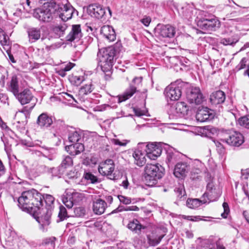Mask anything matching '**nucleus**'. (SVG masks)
<instances>
[{"label": "nucleus", "mask_w": 249, "mask_h": 249, "mask_svg": "<svg viewBox=\"0 0 249 249\" xmlns=\"http://www.w3.org/2000/svg\"><path fill=\"white\" fill-rule=\"evenodd\" d=\"M74 10L67 0H52L35 9L33 16L43 22H49L57 17L67 21L72 18Z\"/></svg>", "instance_id": "f257e3e1"}, {"label": "nucleus", "mask_w": 249, "mask_h": 249, "mask_svg": "<svg viewBox=\"0 0 249 249\" xmlns=\"http://www.w3.org/2000/svg\"><path fill=\"white\" fill-rule=\"evenodd\" d=\"M18 207L23 211L26 212L37 217L41 213L40 206L42 205V195L36 190L33 189L22 193L18 198Z\"/></svg>", "instance_id": "f03ea898"}, {"label": "nucleus", "mask_w": 249, "mask_h": 249, "mask_svg": "<svg viewBox=\"0 0 249 249\" xmlns=\"http://www.w3.org/2000/svg\"><path fill=\"white\" fill-rule=\"evenodd\" d=\"M98 66L106 74V79L110 77L111 69L116 60V50L113 47L99 50L97 54Z\"/></svg>", "instance_id": "7ed1b4c3"}, {"label": "nucleus", "mask_w": 249, "mask_h": 249, "mask_svg": "<svg viewBox=\"0 0 249 249\" xmlns=\"http://www.w3.org/2000/svg\"><path fill=\"white\" fill-rule=\"evenodd\" d=\"M54 201V198L52 195L48 194L42 195V205L40 206V211L41 213H39L36 220L40 224V228L43 231L47 230L46 227L51 223V205L53 204Z\"/></svg>", "instance_id": "20e7f679"}, {"label": "nucleus", "mask_w": 249, "mask_h": 249, "mask_svg": "<svg viewBox=\"0 0 249 249\" xmlns=\"http://www.w3.org/2000/svg\"><path fill=\"white\" fill-rule=\"evenodd\" d=\"M144 179L148 186L156 184L164 174V168L159 163H147L144 168Z\"/></svg>", "instance_id": "39448f33"}, {"label": "nucleus", "mask_w": 249, "mask_h": 249, "mask_svg": "<svg viewBox=\"0 0 249 249\" xmlns=\"http://www.w3.org/2000/svg\"><path fill=\"white\" fill-rule=\"evenodd\" d=\"M115 164L111 159H108L100 163L98 166V171L101 175L106 176L111 180H117L119 176L114 172Z\"/></svg>", "instance_id": "423d86ee"}, {"label": "nucleus", "mask_w": 249, "mask_h": 249, "mask_svg": "<svg viewBox=\"0 0 249 249\" xmlns=\"http://www.w3.org/2000/svg\"><path fill=\"white\" fill-rule=\"evenodd\" d=\"M197 26L202 30L207 31H215L219 27L220 22L214 16L210 18H203L197 22Z\"/></svg>", "instance_id": "0eeeda50"}, {"label": "nucleus", "mask_w": 249, "mask_h": 249, "mask_svg": "<svg viewBox=\"0 0 249 249\" xmlns=\"http://www.w3.org/2000/svg\"><path fill=\"white\" fill-rule=\"evenodd\" d=\"M221 140L233 146H239L244 142L242 134L237 131H231Z\"/></svg>", "instance_id": "6e6552de"}, {"label": "nucleus", "mask_w": 249, "mask_h": 249, "mask_svg": "<svg viewBox=\"0 0 249 249\" xmlns=\"http://www.w3.org/2000/svg\"><path fill=\"white\" fill-rule=\"evenodd\" d=\"M164 93L167 99L171 101L178 100L181 95V86L172 83L165 88Z\"/></svg>", "instance_id": "1a4fd4ad"}, {"label": "nucleus", "mask_w": 249, "mask_h": 249, "mask_svg": "<svg viewBox=\"0 0 249 249\" xmlns=\"http://www.w3.org/2000/svg\"><path fill=\"white\" fill-rule=\"evenodd\" d=\"M220 196V191L215 187L213 181H211L207 183L206 191L203 195L202 198H206L207 202L208 200L213 201L216 200Z\"/></svg>", "instance_id": "9d476101"}, {"label": "nucleus", "mask_w": 249, "mask_h": 249, "mask_svg": "<svg viewBox=\"0 0 249 249\" xmlns=\"http://www.w3.org/2000/svg\"><path fill=\"white\" fill-rule=\"evenodd\" d=\"M87 10L89 14L91 17L103 20L106 19V9L100 5L97 4L89 5Z\"/></svg>", "instance_id": "9b49d317"}, {"label": "nucleus", "mask_w": 249, "mask_h": 249, "mask_svg": "<svg viewBox=\"0 0 249 249\" xmlns=\"http://www.w3.org/2000/svg\"><path fill=\"white\" fill-rule=\"evenodd\" d=\"M155 32L161 37L172 38L175 35L176 30L170 25H158L155 28Z\"/></svg>", "instance_id": "f8f14e48"}, {"label": "nucleus", "mask_w": 249, "mask_h": 249, "mask_svg": "<svg viewBox=\"0 0 249 249\" xmlns=\"http://www.w3.org/2000/svg\"><path fill=\"white\" fill-rule=\"evenodd\" d=\"M187 98L190 103H194L196 105L201 104L204 97L199 88L194 87L187 94Z\"/></svg>", "instance_id": "ddd939ff"}, {"label": "nucleus", "mask_w": 249, "mask_h": 249, "mask_svg": "<svg viewBox=\"0 0 249 249\" xmlns=\"http://www.w3.org/2000/svg\"><path fill=\"white\" fill-rule=\"evenodd\" d=\"M214 116L213 111L207 107L199 108L196 116V120L200 122L211 121L214 118Z\"/></svg>", "instance_id": "4468645a"}, {"label": "nucleus", "mask_w": 249, "mask_h": 249, "mask_svg": "<svg viewBox=\"0 0 249 249\" xmlns=\"http://www.w3.org/2000/svg\"><path fill=\"white\" fill-rule=\"evenodd\" d=\"M190 169V165L187 162H178L175 165L174 174L178 178L184 177L187 175Z\"/></svg>", "instance_id": "2eb2a0df"}, {"label": "nucleus", "mask_w": 249, "mask_h": 249, "mask_svg": "<svg viewBox=\"0 0 249 249\" xmlns=\"http://www.w3.org/2000/svg\"><path fill=\"white\" fill-rule=\"evenodd\" d=\"M190 178L193 180L200 179L202 178V168L203 164L199 160H195L192 165Z\"/></svg>", "instance_id": "dca6fc26"}, {"label": "nucleus", "mask_w": 249, "mask_h": 249, "mask_svg": "<svg viewBox=\"0 0 249 249\" xmlns=\"http://www.w3.org/2000/svg\"><path fill=\"white\" fill-rule=\"evenodd\" d=\"M15 97L22 105L28 104L31 101L34 100V96L31 91L27 89L18 93Z\"/></svg>", "instance_id": "f3484780"}, {"label": "nucleus", "mask_w": 249, "mask_h": 249, "mask_svg": "<svg viewBox=\"0 0 249 249\" xmlns=\"http://www.w3.org/2000/svg\"><path fill=\"white\" fill-rule=\"evenodd\" d=\"M82 36L80 25H73L71 31L66 38L67 41L72 42L74 40H79Z\"/></svg>", "instance_id": "a211bd4d"}, {"label": "nucleus", "mask_w": 249, "mask_h": 249, "mask_svg": "<svg viewBox=\"0 0 249 249\" xmlns=\"http://www.w3.org/2000/svg\"><path fill=\"white\" fill-rule=\"evenodd\" d=\"M7 86L8 90L12 92L15 96L19 92L20 86L17 76H12L10 81L7 83Z\"/></svg>", "instance_id": "6ab92c4d"}, {"label": "nucleus", "mask_w": 249, "mask_h": 249, "mask_svg": "<svg viewBox=\"0 0 249 249\" xmlns=\"http://www.w3.org/2000/svg\"><path fill=\"white\" fill-rule=\"evenodd\" d=\"M65 149L70 155L76 156L84 151L85 148L82 142H77L66 146Z\"/></svg>", "instance_id": "aec40b11"}, {"label": "nucleus", "mask_w": 249, "mask_h": 249, "mask_svg": "<svg viewBox=\"0 0 249 249\" xmlns=\"http://www.w3.org/2000/svg\"><path fill=\"white\" fill-rule=\"evenodd\" d=\"M101 34L109 41L116 39V34L113 27L109 25H104L101 27Z\"/></svg>", "instance_id": "412c9836"}, {"label": "nucleus", "mask_w": 249, "mask_h": 249, "mask_svg": "<svg viewBox=\"0 0 249 249\" xmlns=\"http://www.w3.org/2000/svg\"><path fill=\"white\" fill-rule=\"evenodd\" d=\"M36 123L41 128H47L53 124V120L47 113H43L38 117Z\"/></svg>", "instance_id": "4be33fe9"}, {"label": "nucleus", "mask_w": 249, "mask_h": 249, "mask_svg": "<svg viewBox=\"0 0 249 249\" xmlns=\"http://www.w3.org/2000/svg\"><path fill=\"white\" fill-rule=\"evenodd\" d=\"M175 115L177 117H182L187 114L189 107L183 102H178L174 107Z\"/></svg>", "instance_id": "5701e85b"}, {"label": "nucleus", "mask_w": 249, "mask_h": 249, "mask_svg": "<svg viewBox=\"0 0 249 249\" xmlns=\"http://www.w3.org/2000/svg\"><path fill=\"white\" fill-rule=\"evenodd\" d=\"M107 207L106 202L102 199H97L93 203V210L96 214L100 215L105 212Z\"/></svg>", "instance_id": "b1692460"}, {"label": "nucleus", "mask_w": 249, "mask_h": 249, "mask_svg": "<svg viewBox=\"0 0 249 249\" xmlns=\"http://www.w3.org/2000/svg\"><path fill=\"white\" fill-rule=\"evenodd\" d=\"M212 104L218 105L223 103L225 100V95L221 90L216 91L212 93L210 98Z\"/></svg>", "instance_id": "393cba45"}, {"label": "nucleus", "mask_w": 249, "mask_h": 249, "mask_svg": "<svg viewBox=\"0 0 249 249\" xmlns=\"http://www.w3.org/2000/svg\"><path fill=\"white\" fill-rule=\"evenodd\" d=\"M80 196V197H82V195L81 194H78L77 193H72V196L71 194H66L62 196L61 199L63 203L68 208H71L73 205V197L78 196Z\"/></svg>", "instance_id": "a878e982"}, {"label": "nucleus", "mask_w": 249, "mask_h": 249, "mask_svg": "<svg viewBox=\"0 0 249 249\" xmlns=\"http://www.w3.org/2000/svg\"><path fill=\"white\" fill-rule=\"evenodd\" d=\"M146 154L142 151L136 149L133 153V157L135 159V163L140 167H142L146 163Z\"/></svg>", "instance_id": "bb28decb"}, {"label": "nucleus", "mask_w": 249, "mask_h": 249, "mask_svg": "<svg viewBox=\"0 0 249 249\" xmlns=\"http://www.w3.org/2000/svg\"><path fill=\"white\" fill-rule=\"evenodd\" d=\"M136 86L131 85L123 94L117 97L118 103H120L130 98L136 92Z\"/></svg>", "instance_id": "cd10ccee"}, {"label": "nucleus", "mask_w": 249, "mask_h": 249, "mask_svg": "<svg viewBox=\"0 0 249 249\" xmlns=\"http://www.w3.org/2000/svg\"><path fill=\"white\" fill-rule=\"evenodd\" d=\"M29 41L35 42L38 40L41 36V31L40 28L32 27L28 30Z\"/></svg>", "instance_id": "c85d7f7f"}, {"label": "nucleus", "mask_w": 249, "mask_h": 249, "mask_svg": "<svg viewBox=\"0 0 249 249\" xmlns=\"http://www.w3.org/2000/svg\"><path fill=\"white\" fill-rule=\"evenodd\" d=\"M206 203L207 200L206 198H202V200L197 198L188 199L187 201L186 205L190 208L196 209L199 207L202 204Z\"/></svg>", "instance_id": "c756f323"}, {"label": "nucleus", "mask_w": 249, "mask_h": 249, "mask_svg": "<svg viewBox=\"0 0 249 249\" xmlns=\"http://www.w3.org/2000/svg\"><path fill=\"white\" fill-rule=\"evenodd\" d=\"M127 228L138 234L141 232L142 228H144L137 219H134L133 221L129 222L127 225Z\"/></svg>", "instance_id": "7c9ffc66"}, {"label": "nucleus", "mask_w": 249, "mask_h": 249, "mask_svg": "<svg viewBox=\"0 0 249 249\" xmlns=\"http://www.w3.org/2000/svg\"><path fill=\"white\" fill-rule=\"evenodd\" d=\"M28 118L22 112H17L15 118L17 123L19 124V126L23 127L27 124Z\"/></svg>", "instance_id": "2f4dec72"}, {"label": "nucleus", "mask_w": 249, "mask_h": 249, "mask_svg": "<svg viewBox=\"0 0 249 249\" xmlns=\"http://www.w3.org/2000/svg\"><path fill=\"white\" fill-rule=\"evenodd\" d=\"M164 236V235L155 236L148 235H147L148 243L150 246H156L160 242Z\"/></svg>", "instance_id": "473e14b6"}, {"label": "nucleus", "mask_w": 249, "mask_h": 249, "mask_svg": "<svg viewBox=\"0 0 249 249\" xmlns=\"http://www.w3.org/2000/svg\"><path fill=\"white\" fill-rule=\"evenodd\" d=\"M82 134L77 131L70 132L69 135V142L73 143L81 142Z\"/></svg>", "instance_id": "72a5a7b5"}, {"label": "nucleus", "mask_w": 249, "mask_h": 249, "mask_svg": "<svg viewBox=\"0 0 249 249\" xmlns=\"http://www.w3.org/2000/svg\"><path fill=\"white\" fill-rule=\"evenodd\" d=\"M179 156V154L177 152H168L166 161L169 165L174 164L178 160Z\"/></svg>", "instance_id": "f704fd0d"}, {"label": "nucleus", "mask_w": 249, "mask_h": 249, "mask_svg": "<svg viewBox=\"0 0 249 249\" xmlns=\"http://www.w3.org/2000/svg\"><path fill=\"white\" fill-rule=\"evenodd\" d=\"M73 165V160L72 158L69 156H63L62 160V162L60 166L64 167V170L71 166Z\"/></svg>", "instance_id": "c9c22d12"}, {"label": "nucleus", "mask_w": 249, "mask_h": 249, "mask_svg": "<svg viewBox=\"0 0 249 249\" xmlns=\"http://www.w3.org/2000/svg\"><path fill=\"white\" fill-rule=\"evenodd\" d=\"M236 36H233L231 37L223 38L220 40V43L224 45H233L238 41Z\"/></svg>", "instance_id": "e433bc0d"}, {"label": "nucleus", "mask_w": 249, "mask_h": 249, "mask_svg": "<svg viewBox=\"0 0 249 249\" xmlns=\"http://www.w3.org/2000/svg\"><path fill=\"white\" fill-rule=\"evenodd\" d=\"M65 171L64 167L59 166L56 168H52L49 170V173L51 174L52 176L60 178L64 174Z\"/></svg>", "instance_id": "4c0bfd02"}, {"label": "nucleus", "mask_w": 249, "mask_h": 249, "mask_svg": "<svg viewBox=\"0 0 249 249\" xmlns=\"http://www.w3.org/2000/svg\"><path fill=\"white\" fill-rule=\"evenodd\" d=\"M94 89V85L90 82L82 86L79 90L80 93L82 95H87L91 93Z\"/></svg>", "instance_id": "58836bf2"}, {"label": "nucleus", "mask_w": 249, "mask_h": 249, "mask_svg": "<svg viewBox=\"0 0 249 249\" xmlns=\"http://www.w3.org/2000/svg\"><path fill=\"white\" fill-rule=\"evenodd\" d=\"M9 37L5 32L0 28V44L3 46H9Z\"/></svg>", "instance_id": "ea45409f"}, {"label": "nucleus", "mask_w": 249, "mask_h": 249, "mask_svg": "<svg viewBox=\"0 0 249 249\" xmlns=\"http://www.w3.org/2000/svg\"><path fill=\"white\" fill-rule=\"evenodd\" d=\"M146 147H147V150L152 152L155 156L159 157L161 153V149L152 143L147 144Z\"/></svg>", "instance_id": "a19ab883"}, {"label": "nucleus", "mask_w": 249, "mask_h": 249, "mask_svg": "<svg viewBox=\"0 0 249 249\" xmlns=\"http://www.w3.org/2000/svg\"><path fill=\"white\" fill-rule=\"evenodd\" d=\"M180 12L183 16L187 18H190L192 15V7L189 5H186L181 8Z\"/></svg>", "instance_id": "79ce46f5"}, {"label": "nucleus", "mask_w": 249, "mask_h": 249, "mask_svg": "<svg viewBox=\"0 0 249 249\" xmlns=\"http://www.w3.org/2000/svg\"><path fill=\"white\" fill-rule=\"evenodd\" d=\"M69 80L73 85L78 86L84 81V78L83 76L72 75L70 77Z\"/></svg>", "instance_id": "37998d69"}, {"label": "nucleus", "mask_w": 249, "mask_h": 249, "mask_svg": "<svg viewBox=\"0 0 249 249\" xmlns=\"http://www.w3.org/2000/svg\"><path fill=\"white\" fill-rule=\"evenodd\" d=\"M66 176L70 179H77L80 178L81 174L76 169L73 168L66 173Z\"/></svg>", "instance_id": "c03bdc74"}, {"label": "nucleus", "mask_w": 249, "mask_h": 249, "mask_svg": "<svg viewBox=\"0 0 249 249\" xmlns=\"http://www.w3.org/2000/svg\"><path fill=\"white\" fill-rule=\"evenodd\" d=\"M238 123L240 125L249 128V116H244L240 118L238 120Z\"/></svg>", "instance_id": "a18cd8bd"}, {"label": "nucleus", "mask_w": 249, "mask_h": 249, "mask_svg": "<svg viewBox=\"0 0 249 249\" xmlns=\"http://www.w3.org/2000/svg\"><path fill=\"white\" fill-rule=\"evenodd\" d=\"M84 178L85 179L90 181L92 183H95L97 182L98 180L97 177L90 173H85Z\"/></svg>", "instance_id": "49530a36"}, {"label": "nucleus", "mask_w": 249, "mask_h": 249, "mask_svg": "<svg viewBox=\"0 0 249 249\" xmlns=\"http://www.w3.org/2000/svg\"><path fill=\"white\" fill-rule=\"evenodd\" d=\"M36 103H34L32 104V106L28 107V106L24 107L22 108L21 110H19L17 111L18 112H22L24 115H25L27 117H29L30 113L31 110L33 109L34 107H35Z\"/></svg>", "instance_id": "de8ad7c7"}, {"label": "nucleus", "mask_w": 249, "mask_h": 249, "mask_svg": "<svg viewBox=\"0 0 249 249\" xmlns=\"http://www.w3.org/2000/svg\"><path fill=\"white\" fill-rule=\"evenodd\" d=\"M55 239L56 238L54 237L47 238L44 240V244L46 245H50V248L53 249L55 248Z\"/></svg>", "instance_id": "09e8293b"}, {"label": "nucleus", "mask_w": 249, "mask_h": 249, "mask_svg": "<svg viewBox=\"0 0 249 249\" xmlns=\"http://www.w3.org/2000/svg\"><path fill=\"white\" fill-rule=\"evenodd\" d=\"M74 213L77 217H82L85 214V210L82 207H77L74 208Z\"/></svg>", "instance_id": "8fccbe9b"}, {"label": "nucleus", "mask_w": 249, "mask_h": 249, "mask_svg": "<svg viewBox=\"0 0 249 249\" xmlns=\"http://www.w3.org/2000/svg\"><path fill=\"white\" fill-rule=\"evenodd\" d=\"M222 206L224 209V212L221 213V216L223 218H226L230 213L229 207L228 204L227 202H224Z\"/></svg>", "instance_id": "3c124183"}, {"label": "nucleus", "mask_w": 249, "mask_h": 249, "mask_svg": "<svg viewBox=\"0 0 249 249\" xmlns=\"http://www.w3.org/2000/svg\"><path fill=\"white\" fill-rule=\"evenodd\" d=\"M58 216L61 220H64L67 216L66 209L62 206H60V211Z\"/></svg>", "instance_id": "603ef678"}, {"label": "nucleus", "mask_w": 249, "mask_h": 249, "mask_svg": "<svg viewBox=\"0 0 249 249\" xmlns=\"http://www.w3.org/2000/svg\"><path fill=\"white\" fill-rule=\"evenodd\" d=\"M177 196L181 199L185 195V190L182 187L177 188L175 190Z\"/></svg>", "instance_id": "864d4df0"}, {"label": "nucleus", "mask_w": 249, "mask_h": 249, "mask_svg": "<svg viewBox=\"0 0 249 249\" xmlns=\"http://www.w3.org/2000/svg\"><path fill=\"white\" fill-rule=\"evenodd\" d=\"M247 59L246 58H243L240 61V63L236 66L235 69L238 71L242 69L245 68L246 66Z\"/></svg>", "instance_id": "5fc2aeb1"}, {"label": "nucleus", "mask_w": 249, "mask_h": 249, "mask_svg": "<svg viewBox=\"0 0 249 249\" xmlns=\"http://www.w3.org/2000/svg\"><path fill=\"white\" fill-rule=\"evenodd\" d=\"M118 197L121 203H123L124 204L127 205L131 203V199L129 197L122 196L119 195Z\"/></svg>", "instance_id": "6e6d98bb"}, {"label": "nucleus", "mask_w": 249, "mask_h": 249, "mask_svg": "<svg viewBox=\"0 0 249 249\" xmlns=\"http://www.w3.org/2000/svg\"><path fill=\"white\" fill-rule=\"evenodd\" d=\"M32 154L35 155L37 156L40 157L41 156L47 158L49 160H52L53 159V158L52 156H47L44 154L42 153L41 152L38 150H33Z\"/></svg>", "instance_id": "4d7b16f0"}, {"label": "nucleus", "mask_w": 249, "mask_h": 249, "mask_svg": "<svg viewBox=\"0 0 249 249\" xmlns=\"http://www.w3.org/2000/svg\"><path fill=\"white\" fill-rule=\"evenodd\" d=\"M67 27V25L65 24H63V25H60L55 26L54 28V30L56 32H59L63 33L66 30Z\"/></svg>", "instance_id": "13d9d810"}, {"label": "nucleus", "mask_w": 249, "mask_h": 249, "mask_svg": "<svg viewBox=\"0 0 249 249\" xmlns=\"http://www.w3.org/2000/svg\"><path fill=\"white\" fill-rule=\"evenodd\" d=\"M151 21V18L147 16H144L142 19H141V22L146 27L148 26Z\"/></svg>", "instance_id": "bf43d9fd"}, {"label": "nucleus", "mask_w": 249, "mask_h": 249, "mask_svg": "<svg viewBox=\"0 0 249 249\" xmlns=\"http://www.w3.org/2000/svg\"><path fill=\"white\" fill-rule=\"evenodd\" d=\"M50 169V168H49L45 165H40L38 167L37 170H38V172L41 173L45 172L49 173Z\"/></svg>", "instance_id": "052dcab7"}, {"label": "nucleus", "mask_w": 249, "mask_h": 249, "mask_svg": "<svg viewBox=\"0 0 249 249\" xmlns=\"http://www.w3.org/2000/svg\"><path fill=\"white\" fill-rule=\"evenodd\" d=\"M63 94H64L63 97L66 100H67L70 102H71V100H72L75 103H77V101L75 100V99L74 98V97H73L72 95L69 94L66 92H65Z\"/></svg>", "instance_id": "680f3d73"}, {"label": "nucleus", "mask_w": 249, "mask_h": 249, "mask_svg": "<svg viewBox=\"0 0 249 249\" xmlns=\"http://www.w3.org/2000/svg\"><path fill=\"white\" fill-rule=\"evenodd\" d=\"M111 142L113 144L120 146H125L126 144V142H121L119 140L115 139H111Z\"/></svg>", "instance_id": "e2e57ef3"}, {"label": "nucleus", "mask_w": 249, "mask_h": 249, "mask_svg": "<svg viewBox=\"0 0 249 249\" xmlns=\"http://www.w3.org/2000/svg\"><path fill=\"white\" fill-rule=\"evenodd\" d=\"M241 178L243 179H248V175H249V168L245 170H241Z\"/></svg>", "instance_id": "0e129e2a"}, {"label": "nucleus", "mask_w": 249, "mask_h": 249, "mask_svg": "<svg viewBox=\"0 0 249 249\" xmlns=\"http://www.w3.org/2000/svg\"><path fill=\"white\" fill-rule=\"evenodd\" d=\"M139 208L137 206H125V211H138Z\"/></svg>", "instance_id": "69168bd1"}, {"label": "nucleus", "mask_w": 249, "mask_h": 249, "mask_svg": "<svg viewBox=\"0 0 249 249\" xmlns=\"http://www.w3.org/2000/svg\"><path fill=\"white\" fill-rule=\"evenodd\" d=\"M146 155L148 158H149L151 160H155L157 157H158L157 156H155L154 154L152 153V152L150 151L149 150H147L146 151Z\"/></svg>", "instance_id": "338daca9"}, {"label": "nucleus", "mask_w": 249, "mask_h": 249, "mask_svg": "<svg viewBox=\"0 0 249 249\" xmlns=\"http://www.w3.org/2000/svg\"><path fill=\"white\" fill-rule=\"evenodd\" d=\"M133 110H134L135 115L138 117H140L141 116L144 115V111L141 110L139 108H134Z\"/></svg>", "instance_id": "774afa93"}]
</instances>
